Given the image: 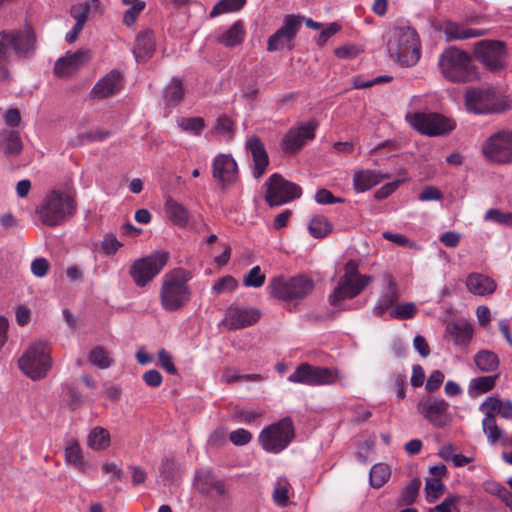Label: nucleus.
Segmentation results:
<instances>
[{"mask_svg":"<svg viewBox=\"0 0 512 512\" xmlns=\"http://www.w3.org/2000/svg\"><path fill=\"white\" fill-rule=\"evenodd\" d=\"M192 273L184 268H174L161 281L159 301L163 310L175 312L182 309L191 299L189 281Z\"/></svg>","mask_w":512,"mask_h":512,"instance_id":"obj_1","label":"nucleus"},{"mask_svg":"<svg viewBox=\"0 0 512 512\" xmlns=\"http://www.w3.org/2000/svg\"><path fill=\"white\" fill-rule=\"evenodd\" d=\"M384 38L389 56L400 65L410 67L419 61L420 40L411 27L395 26L385 33Z\"/></svg>","mask_w":512,"mask_h":512,"instance_id":"obj_2","label":"nucleus"},{"mask_svg":"<svg viewBox=\"0 0 512 512\" xmlns=\"http://www.w3.org/2000/svg\"><path fill=\"white\" fill-rule=\"evenodd\" d=\"M438 66L442 76L453 83H468L479 78L471 56L455 46L446 48L440 54Z\"/></svg>","mask_w":512,"mask_h":512,"instance_id":"obj_3","label":"nucleus"},{"mask_svg":"<svg viewBox=\"0 0 512 512\" xmlns=\"http://www.w3.org/2000/svg\"><path fill=\"white\" fill-rule=\"evenodd\" d=\"M372 277L358 272V263L349 260L344 267V274L340 277L333 293L329 296L332 306H337L344 300L358 296L371 282Z\"/></svg>","mask_w":512,"mask_h":512,"instance_id":"obj_4","label":"nucleus"},{"mask_svg":"<svg viewBox=\"0 0 512 512\" xmlns=\"http://www.w3.org/2000/svg\"><path fill=\"white\" fill-rule=\"evenodd\" d=\"M76 210L74 198L67 192L53 190L49 192L37 209L42 222L47 226H57Z\"/></svg>","mask_w":512,"mask_h":512,"instance_id":"obj_5","label":"nucleus"},{"mask_svg":"<svg viewBox=\"0 0 512 512\" xmlns=\"http://www.w3.org/2000/svg\"><path fill=\"white\" fill-rule=\"evenodd\" d=\"M20 370L30 379L44 378L52 367L51 351L47 344L32 343L18 360Z\"/></svg>","mask_w":512,"mask_h":512,"instance_id":"obj_6","label":"nucleus"},{"mask_svg":"<svg viewBox=\"0 0 512 512\" xmlns=\"http://www.w3.org/2000/svg\"><path fill=\"white\" fill-rule=\"evenodd\" d=\"M288 380L292 383H301L308 386H326L342 383L344 376L337 368L302 363L289 375Z\"/></svg>","mask_w":512,"mask_h":512,"instance_id":"obj_7","label":"nucleus"},{"mask_svg":"<svg viewBox=\"0 0 512 512\" xmlns=\"http://www.w3.org/2000/svg\"><path fill=\"white\" fill-rule=\"evenodd\" d=\"M34 43L35 36L29 28L23 31L0 33V79H5L8 76L3 63L10 58L11 53L24 55L33 49Z\"/></svg>","mask_w":512,"mask_h":512,"instance_id":"obj_8","label":"nucleus"},{"mask_svg":"<svg viewBox=\"0 0 512 512\" xmlns=\"http://www.w3.org/2000/svg\"><path fill=\"white\" fill-rule=\"evenodd\" d=\"M314 289V281L304 275H297L291 278H278L271 284V294L285 302H293L297 304Z\"/></svg>","mask_w":512,"mask_h":512,"instance_id":"obj_9","label":"nucleus"},{"mask_svg":"<svg viewBox=\"0 0 512 512\" xmlns=\"http://www.w3.org/2000/svg\"><path fill=\"white\" fill-rule=\"evenodd\" d=\"M465 104L475 114L500 113L511 108L506 100L494 89H470L465 94Z\"/></svg>","mask_w":512,"mask_h":512,"instance_id":"obj_10","label":"nucleus"},{"mask_svg":"<svg viewBox=\"0 0 512 512\" xmlns=\"http://www.w3.org/2000/svg\"><path fill=\"white\" fill-rule=\"evenodd\" d=\"M294 436L293 422L289 417H285L277 423L264 428L259 439L265 451L279 453L291 443Z\"/></svg>","mask_w":512,"mask_h":512,"instance_id":"obj_11","label":"nucleus"},{"mask_svg":"<svg viewBox=\"0 0 512 512\" xmlns=\"http://www.w3.org/2000/svg\"><path fill=\"white\" fill-rule=\"evenodd\" d=\"M169 260V253L156 251L136 260L130 267L129 274L138 287H145L164 268Z\"/></svg>","mask_w":512,"mask_h":512,"instance_id":"obj_12","label":"nucleus"},{"mask_svg":"<svg viewBox=\"0 0 512 512\" xmlns=\"http://www.w3.org/2000/svg\"><path fill=\"white\" fill-rule=\"evenodd\" d=\"M475 58L490 71H500L507 66L506 44L499 40H480L474 44Z\"/></svg>","mask_w":512,"mask_h":512,"instance_id":"obj_13","label":"nucleus"},{"mask_svg":"<svg viewBox=\"0 0 512 512\" xmlns=\"http://www.w3.org/2000/svg\"><path fill=\"white\" fill-rule=\"evenodd\" d=\"M405 119L415 130L428 136L443 135L455 127L450 119L437 113H408Z\"/></svg>","mask_w":512,"mask_h":512,"instance_id":"obj_14","label":"nucleus"},{"mask_svg":"<svg viewBox=\"0 0 512 512\" xmlns=\"http://www.w3.org/2000/svg\"><path fill=\"white\" fill-rule=\"evenodd\" d=\"M449 403L440 397L427 395L417 404V412L432 426L443 428L452 422Z\"/></svg>","mask_w":512,"mask_h":512,"instance_id":"obj_15","label":"nucleus"},{"mask_svg":"<svg viewBox=\"0 0 512 512\" xmlns=\"http://www.w3.org/2000/svg\"><path fill=\"white\" fill-rule=\"evenodd\" d=\"M266 201L270 206H280L300 198L302 189L297 184L285 180L280 174L270 176L266 183Z\"/></svg>","mask_w":512,"mask_h":512,"instance_id":"obj_16","label":"nucleus"},{"mask_svg":"<svg viewBox=\"0 0 512 512\" xmlns=\"http://www.w3.org/2000/svg\"><path fill=\"white\" fill-rule=\"evenodd\" d=\"M304 17L288 14L283 18V24L268 39L269 51L292 50L294 39L299 32Z\"/></svg>","mask_w":512,"mask_h":512,"instance_id":"obj_17","label":"nucleus"},{"mask_svg":"<svg viewBox=\"0 0 512 512\" xmlns=\"http://www.w3.org/2000/svg\"><path fill=\"white\" fill-rule=\"evenodd\" d=\"M482 152L491 161L512 162V131L502 130L491 135L483 143Z\"/></svg>","mask_w":512,"mask_h":512,"instance_id":"obj_18","label":"nucleus"},{"mask_svg":"<svg viewBox=\"0 0 512 512\" xmlns=\"http://www.w3.org/2000/svg\"><path fill=\"white\" fill-rule=\"evenodd\" d=\"M316 128L317 123L314 120L291 128L282 140L283 150L290 154L300 150L308 140L315 137Z\"/></svg>","mask_w":512,"mask_h":512,"instance_id":"obj_19","label":"nucleus"},{"mask_svg":"<svg viewBox=\"0 0 512 512\" xmlns=\"http://www.w3.org/2000/svg\"><path fill=\"white\" fill-rule=\"evenodd\" d=\"M194 487L202 494L219 499L226 493L225 483L216 477L209 468H201L196 471Z\"/></svg>","mask_w":512,"mask_h":512,"instance_id":"obj_20","label":"nucleus"},{"mask_svg":"<svg viewBox=\"0 0 512 512\" xmlns=\"http://www.w3.org/2000/svg\"><path fill=\"white\" fill-rule=\"evenodd\" d=\"M237 173V163L230 155L219 154L213 160L212 174L221 186L225 187L233 183Z\"/></svg>","mask_w":512,"mask_h":512,"instance_id":"obj_21","label":"nucleus"},{"mask_svg":"<svg viewBox=\"0 0 512 512\" xmlns=\"http://www.w3.org/2000/svg\"><path fill=\"white\" fill-rule=\"evenodd\" d=\"M89 59V51L79 50L74 53H67L56 61L54 72L58 77H68L79 70Z\"/></svg>","mask_w":512,"mask_h":512,"instance_id":"obj_22","label":"nucleus"},{"mask_svg":"<svg viewBox=\"0 0 512 512\" xmlns=\"http://www.w3.org/2000/svg\"><path fill=\"white\" fill-rule=\"evenodd\" d=\"M255 319L254 308L230 306L226 311L224 324L230 330H235L251 325Z\"/></svg>","mask_w":512,"mask_h":512,"instance_id":"obj_23","label":"nucleus"},{"mask_svg":"<svg viewBox=\"0 0 512 512\" xmlns=\"http://www.w3.org/2000/svg\"><path fill=\"white\" fill-rule=\"evenodd\" d=\"M214 40L225 47L232 48L240 45L245 39L242 22L237 21L229 27H219L213 33Z\"/></svg>","mask_w":512,"mask_h":512,"instance_id":"obj_24","label":"nucleus"},{"mask_svg":"<svg viewBox=\"0 0 512 512\" xmlns=\"http://www.w3.org/2000/svg\"><path fill=\"white\" fill-rule=\"evenodd\" d=\"M443 33L447 41H456L484 36L488 33V30L471 28L457 22L449 21L444 24Z\"/></svg>","mask_w":512,"mask_h":512,"instance_id":"obj_25","label":"nucleus"},{"mask_svg":"<svg viewBox=\"0 0 512 512\" xmlns=\"http://www.w3.org/2000/svg\"><path fill=\"white\" fill-rule=\"evenodd\" d=\"M121 86L122 76L120 72L112 70L95 84L92 94L96 98L103 99L115 94L121 89Z\"/></svg>","mask_w":512,"mask_h":512,"instance_id":"obj_26","label":"nucleus"},{"mask_svg":"<svg viewBox=\"0 0 512 512\" xmlns=\"http://www.w3.org/2000/svg\"><path fill=\"white\" fill-rule=\"evenodd\" d=\"M385 283L386 290L380 295L373 308V314L378 317H382L389 308L392 309L393 306H395L394 303L399 297L397 285L390 275L385 277Z\"/></svg>","mask_w":512,"mask_h":512,"instance_id":"obj_27","label":"nucleus"},{"mask_svg":"<svg viewBox=\"0 0 512 512\" xmlns=\"http://www.w3.org/2000/svg\"><path fill=\"white\" fill-rule=\"evenodd\" d=\"M466 286L469 292L477 296H486L494 293L497 288L496 282L481 273H471L466 279Z\"/></svg>","mask_w":512,"mask_h":512,"instance_id":"obj_28","label":"nucleus"},{"mask_svg":"<svg viewBox=\"0 0 512 512\" xmlns=\"http://www.w3.org/2000/svg\"><path fill=\"white\" fill-rule=\"evenodd\" d=\"M474 329L466 320L453 321L447 324L446 333L449 334L455 345L467 346L473 336Z\"/></svg>","mask_w":512,"mask_h":512,"instance_id":"obj_29","label":"nucleus"},{"mask_svg":"<svg viewBox=\"0 0 512 512\" xmlns=\"http://www.w3.org/2000/svg\"><path fill=\"white\" fill-rule=\"evenodd\" d=\"M388 177L389 175H382L374 170H359L354 173L353 188L357 192H364L380 183L382 179Z\"/></svg>","mask_w":512,"mask_h":512,"instance_id":"obj_30","label":"nucleus"},{"mask_svg":"<svg viewBox=\"0 0 512 512\" xmlns=\"http://www.w3.org/2000/svg\"><path fill=\"white\" fill-rule=\"evenodd\" d=\"M155 50V38L151 31L140 33L136 38L133 54L137 62L151 56Z\"/></svg>","mask_w":512,"mask_h":512,"instance_id":"obj_31","label":"nucleus"},{"mask_svg":"<svg viewBox=\"0 0 512 512\" xmlns=\"http://www.w3.org/2000/svg\"><path fill=\"white\" fill-rule=\"evenodd\" d=\"M165 210L169 219L179 227L187 226L189 222L188 210L177 201L169 198L165 203Z\"/></svg>","mask_w":512,"mask_h":512,"instance_id":"obj_32","label":"nucleus"},{"mask_svg":"<svg viewBox=\"0 0 512 512\" xmlns=\"http://www.w3.org/2000/svg\"><path fill=\"white\" fill-rule=\"evenodd\" d=\"M65 460L82 473L86 472L89 467V463L85 460L82 449L77 442H72L65 448Z\"/></svg>","mask_w":512,"mask_h":512,"instance_id":"obj_33","label":"nucleus"},{"mask_svg":"<svg viewBox=\"0 0 512 512\" xmlns=\"http://www.w3.org/2000/svg\"><path fill=\"white\" fill-rule=\"evenodd\" d=\"M110 433L103 427H94L88 434V446L97 451L105 450L110 446Z\"/></svg>","mask_w":512,"mask_h":512,"instance_id":"obj_34","label":"nucleus"},{"mask_svg":"<svg viewBox=\"0 0 512 512\" xmlns=\"http://www.w3.org/2000/svg\"><path fill=\"white\" fill-rule=\"evenodd\" d=\"M103 13L101 0H90L71 7V15L83 16L87 21L89 17L100 16Z\"/></svg>","mask_w":512,"mask_h":512,"instance_id":"obj_35","label":"nucleus"},{"mask_svg":"<svg viewBox=\"0 0 512 512\" xmlns=\"http://www.w3.org/2000/svg\"><path fill=\"white\" fill-rule=\"evenodd\" d=\"M0 147L7 154H17L22 149L20 135L17 131L3 130L0 132Z\"/></svg>","mask_w":512,"mask_h":512,"instance_id":"obj_36","label":"nucleus"},{"mask_svg":"<svg viewBox=\"0 0 512 512\" xmlns=\"http://www.w3.org/2000/svg\"><path fill=\"white\" fill-rule=\"evenodd\" d=\"M159 472L164 485H171L179 478L180 466L176 463L174 458L164 457Z\"/></svg>","mask_w":512,"mask_h":512,"instance_id":"obj_37","label":"nucleus"},{"mask_svg":"<svg viewBox=\"0 0 512 512\" xmlns=\"http://www.w3.org/2000/svg\"><path fill=\"white\" fill-rule=\"evenodd\" d=\"M475 365L482 372H492L499 366L497 354L489 350H481L474 356Z\"/></svg>","mask_w":512,"mask_h":512,"instance_id":"obj_38","label":"nucleus"},{"mask_svg":"<svg viewBox=\"0 0 512 512\" xmlns=\"http://www.w3.org/2000/svg\"><path fill=\"white\" fill-rule=\"evenodd\" d=\"M184 95L182 83L179 79L173 78L164 90V101L166 105L176 106Z\"/></svg>","mask_w":512,"mask_h":512,"instance_id":"obj_39","label":"nucleus"},{"mask_svg":"<svg viewBox=\"0 0 512 512\" xmlns=\"http://www.w3.org/2000/svg\"><path fill=\"white\" fill-rule=\"evenodd\" d=\"M234 134V124L228 117H219L212 130V135L220 141H229Z\"/></svg>","mask_w":512,"mask_h":512,"instance_id":"obj_40","label":"nucleus"},{"mask_svg":"<svg viewBox=\"0 0 512 512\" xmlns=\"http://www.w3.org/2000/svg\"><path fill=\"white\" fill-rule=\"evenodd\" d=\"M308 230L314 238H323L332 231V224L325 216L317 215L310 220Z\"/></svg>","mask_w":512,"mask_h":512,"instance_id":"obj_41","label":"nucleus"},{"mask_svg":"<svg viewBox=\"0 0 512 512\" xmlns=\"http://www.w3.org/2000/svg\"><path fill=\"white\" fill-rule=\"evenodd\" d=\"M499 375L481 376L474 378L470 381L469 391L470 393H487L493 389L496 384Z\"/></svg>","mask_w":512,"mask_h":512,"instance_id":"obj_42","label":"nucleus"},{"mask_svg":"<svg viewBox=\"0 0 512 512\" xmlns=\"http://www.w3.org/2000/svg\"><path fill=\"white\" fill-rule=\"evenodd\" d=\"M246 0H220L215 4L210 12V17L214 18L222 14L233 13L241 10Z\"/></svg>","mask_w":512,"mask_h":512,"instance_id":"obj_43","label":"nucleus"},{"mask_svg":"<svg viewBox=\"0 0 512 512\" xmlns=\"http://www.w3.org/2000/svg\"><path fill=\"white\" fill-rule=\"evenodd\" d=\"M390 477V469L386 464H376L370 470V484L373 488H381Z\"/></svg>","mask_w":512,"mask_h":512,"instance_id":"obj_44","label":"nucleus"},{"mask_svg":"<svg viewBox=\"0 0 512 512\" xmlns=\"http://www.w3.org/2000/svg\"><path fill=\"white\" fill-rule=\"evenodd\" d=\"M177 125L182 131L195 136L200 135L205 126L201 117H181L177 119Z\"/></svg>","mask_w":512,"mask_h":512,"instance_id":"obj_45","label":"nucleus"},{"mask_svg":"<svg viewBox=\"0 0 512 512\" xmlns=\"http://www.w3.org/2000/svg\"><path fill=\"white\" fill-rule=\"evenodd\" d=\"M418 309L413 302L398 303L390 310V318L398 320L412 319Z\"/></svg>","mask_w":512,"mask_h":512,"instance_id":"obj_46","label":"nucleus"},{"mask_svg":"<svg viewBox=\"0 0 512 512\" xmlns=\"http://www.w3.org/2000/svg\"><path fill=\"white\" fill-rule=\"evenodd\" d=\"M290 484L286 478H279L274 487L273 500L280 506L285 507L289 502Z\"/></svg>","mask_w":512,"mask_h":512,"instance_id":"obj_47","label":"nucleus"},{"mask_svg":"<svg viewBox=\"0 0 512 512\" xmlns=\"http://www.w3.org/2000/svg\"><path fill=\"white\" fill-rule=\"evenodd\" d=\"M482 429L491 444H495L502 436V431L497 426L495 417H485L482 420Z\"/></svg>","mask_w":512,"mask_h":512,"instance_id":"obj_48","label":"nucleus"},{"mask_svg":"<svg viewBox=\"0 0 512 512\" xmlns=\"http://www.w3.org/2000/svg\"><path fill=\"white\" fill-rule=\"evenodd\" d=\"M237 286V280L230 275H226L215 281V283L212 286V293L219 295L222 293L231 292L235 290Z\"/></svg>","mask_w":512,"mask_h":512,"instance_id":"obj_49","label":"nucleus"},{"mask_svg":"<svg viewBox=\"0 0 512 512\" xmlns=\"http://www.w3.org/2000/svg\"><path fill=\"white\" fill-rule=\"evenodd\" d=\"M420 487L421 481L419 479L411 480L402 491L401 503L404 505L412 504L418 495Z\"/></svg>","mask_w":512,"mask_h":512,"instance_id":"obj_50","label":"nucleus"},{"mask_svg":"<svg viewBox=\"0 0 512 512\" xmlns=\"http://www.w3.org/2000/svg\"><path fill=\"white\" fill-rule=\"evenodd\" d=\"M89 361L100 369H106L111 365V359L102 347L92 349Z\"/></svg>","mask_w":512,"mask_h":512,"instance_id":"obj_51","label":"nucleus"},{"mask_svg":"<svg viewBox=\"0 0 512 512\" xmlns=\"http://www.w3.org/2000/svg\"><path fill=\"white\" fill-rule=\"evenodd\" d=\"M425 491L428 502L432 503L443 494L444 485L438 478H431L426 481Z\"/></svg>","mask_w":512,"mask_h":512,"instance_id":"obj_52","label":"nucleus"},{"mask_svg":"<svg viewBox=\"0 0 512 512\" xmlns=\"http://www.w3.org/2000/svg\"><path fill=\"white\" fill-rule=\"evenodd\" d=\"M460 497L457 495H450L446 497L440 504L430 509L429 512H460L458 503Z\"/></svg>","mask_w":512,"mask_h":512,"instance_id":"obj_53","label":"nucleus"},{"mask_svg":"<svg viewBox=\"0 0 512 512\" xmlns=\"http://www.w3.org/2000/svg\"><path fill=\"white\" fill-rule=\"evenodd\" d=\"M109 136V132L102 131L99 129H91L87 132H81L78 134V144L83 145L93 141H102Z\"/></svg>","mask_w":512,"mask_h":512,"instance_id":"obj_54","label":"nucleus"},{"mask_svg":"<svg viewBox=\"0 0 512 512\" xmlns=\"http://www.w3.org/2000/svg\"><path fill=\"white\" fill-rule=\"evenodd\" d=\"M488 490L497 495L512 510V493L497 483L488 484Z\"/></svg>","mask_w":512,"mask_h":512,"instance_id":"obj_55","label":"nucleus"},{"mask_svg":"<svg viewBox=\"0 0 512 512\" xmlns=\"http://www.w3.org/2000/svg\"><path fill=\"white\" fill-rule=\"evenodd\" d=\"M121 246L122 243L117 240L114 234H106L101 243V248L107 255L115 254Z\"/></svg>","mask_w":512,"mask_h":512,"instance_id":"obj_56","label":"nucleus"},{"mask_svg":"<svg viewBox=\"0 0 512 512\" xmlns=\"http://www.w3.org/2000/svg\"><path fill=\"white\" fill-rule=\"evenodd\" d=\"M501 400L496 397H488L481 405L480 411L485 414V417H495V413L499 412Z\"/></svg>","mask_w":512,"mask_h":512,"instance_id":"obj_57","label":"nucleus"},{"mask_svg":"<svg viewBox=\"0 0 512 512\" xmlns=\"http://www.w3.org/2000/svg\"><path fill=\"white\" fill-rule=\"evenodd\" d=\"M315 201L319 204L343 203L344 199L335 197L329 190L322 188L315 194Z\"/></svg>","mask_w":512,"mask_h":512,"instance_id":"obj_58","label":"nucleus"},{"mask_svg":"<svg viewBox=\"0 0 512 512\" xmlns=\"http://www.w3.org/2000/svg\"><path fill=\"white\" fill-rule=\"evenodd\" d=\"M230 441L237 446L245 445L252 439V434L245 429H237L230 433Z\"/></svg>","mask_w":512,"mask_h":512,"instance_id":"obj_59","label":"nucleus"},{"mask_svg":"<svg viewBox=\"0 0 512 512\" xmlns=\"http://www.w3.org/2000/svg\"><path fill=\"white\" fill-rule=\"evenodd\" d=\"M419 200L422 202L439 201L443 198L442 192L435 186H426L419 194Z\"/></svg>","mask_w":512,"mask_h":512,"instance_id":"obj_60","label":"nucleus"},{"mask_svg":"<svg viewBox=\"0 0 512 512\" xmlns=\"http://www.w3.org/2000/svg\"><path fill=\"white\" fill-rule=\"evenodd\" d=\"M145 3H137L134 6H130V8L124 13L123 22L127 26H132L136 18L139 14L144 10Z\"/></svg>","mask_w":512,"mask_h":512,"instance_id":"obj_61","label":"nucleus"},{"mask_svg":"<svg viewBox=\"0 0 512 512\" xmlns=\"http://www.w3.org/2000/svg\"><path fill=\"white\" fill-rule=\"evenodd\" d=\"M158 358L160 365L163 369H165L169 374H175L176 368L174 366L173 357L169 352L165 349H160L158 351Z\"/></svg>","mask_w":512,"mask_h":512,"instance_id":"obj_62","label":"nucleus"},{"mask_svg":"<svg viewBox=\"0 0 512 512\" xmlns=\"http://www.w3.org/2000/svg\"><path fill=\"white\" fill-rule=\"evenodd\" d=\"M48 269H49V262L47 261V259H45L43 257L36 258L31 263V272L36 277H39V278L44 277L47 274Z\"/></svg>","mask_w":512,"mask_h":512,"instance_id":"obj_63","label":"nucleus"},{"mask_svg":"<svg viewBox=\"0 0 512 512\" xmlns=\"http://www.w3.org/2000/svg\"><path fill=\"white\" fill-rule=\"evenodd\" d=\"M443 381H444V374L440 370H434L430 374V376L426 382L425 388L428 392H434L440 387V385L442 384Z\"/></svg>","mask_w":512,"mask_h":512,"instance_id":"obj_64","label":"nucleus"}]
</instances>
